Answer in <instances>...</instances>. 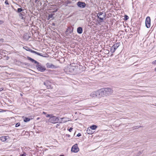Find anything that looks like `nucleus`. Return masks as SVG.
Segmentation results:
<instances>
[{
  "label": "nucleus",
  "instance_id": "33",
  "mask_svg": "<svg viewBox=\"0 0 156 156\" xmlns=\"http://www.w3.org/2000/svg\"><path fill=\"white\" fill-rule=\"evenodd\" d=\"M81 136V134L79 133H78L77 135V136H78V137H79V136Z\"/></svg>",
  "mask_w": 156,
  "mask_h": 156
},
{
  "label": "nucleus",
  "instance_id": "37",
  "mask_svg": "<svg viewBox=\"0 0 156 156\" xmlns=\"http://www.w3.org/2000/svg\"><path fill=\"white\" fill-rule=\"evenodd\" d=\"M3 23V21L2 20H0V24H1Z\"/></svg>",
  "mask_w": 156,
  "mask_h": 156
},
{
  "label": "nucleus",
  "instance_id": "26",
  "mask_svg": "<svg viewBox=\"0 0 156 156\" xmlns=\"http://www.w3.org/2000/svg\"><path fill=\"white\" fill-rule=\"evenodd\" d=\"M53 115L52 114H48L46 116L47 117H51Z\"/></svg>",
  "mask_w": 156,
  "mask_h": 156
},
{
  "label": "nucleus",
  "instance_id": "24",
  "mask_svg": "<svg viewBox=\"0 0 156 156\" xmlns=\"http://www.w3.org/2000/svg\"><path fill=\"white\" fill-rule=\"evenodd\" d=\"M23 9L21 8H19L17 9V12L18 13L20 12L23 11Z\"/></svg>",
  "mask_w": 156,
  "mask_h": 156
},
{
  "label": "nucleus",
  "instance_id": "50",
  "mask_svg": "<svg viewBox=\"0 0 156 156\" xmlns=\"http://www.w3.org/2000/svg\"><path fill=\"white\" fill-rule=\"evenodd\" d=\"M155 106H156V105H155Z\"/></svg>",
  "mask_w": 156,
  "mask_h": 156
},
{
  "label": "nucleus",
  "instance_id": "23",
  "mask_svg": "<svg viewBox=\"0 0 156 156\" xmlns=\"http://www.w3.org/2000/svg\"><path fill=\"white\" fill-rule=\"evenodd\" d=\"M141 127H142V126H136L133 127L132 128H133V129H138L139 128Z\"/></svg>",
  "mask_w": 156,
  "mask_h": 156
},
{
  "label": "nucleus",
  "instance_id": "27",
  "mask_svg": "<svg viewBox=\"0 0 156 156\" xmlns=\"http://www.w3.org/2000/svg\"><path fill=\"white\" fill-rule=\"evenodd\" d=\"M20 125V122H18L17 123L15 126L16 127H18Z\"/></svg>",
  "mask_w": 156,
  "mask_h": 156
},
{
  "label": "nucleus",
  "instance_id": "18",
  "mask_svg": "<svg viewBox=\"0 0 156 156\" xmlns=\"http://www.w3.org/2000/svg\"><path fill=\"white\" fill-rule=\"evenodd\" d=\"M0 139L2 141L4 142L7 140V136H3L1 137L0 138Z\"/></svg>",
  "mask_w": 156,
  "mask_h": 156
},
{
  "label": "nucleus",
  "instance_id": "35",
  "mask_svg": "<svg viewBox=\"0 0 156 156\" xmlns=\"http://www.w3.org/2000/svg\"><path fill=\"white\" fill-rule=\"evenodd\" d=\"M27 49H26V50L27 51H29L28 50H29V49H31L29 48L28 47H27Z\"/></svg>",
  "mask_w": 156,
  "mask_h": 156
},
{
  "label": "nucleus",
  "instance_id": "28",
  "mask_svg": "<svg viewBox=\"0 0 156 156\" xmlns=\"http://www.w3.org/2000/svg\"><path fill=\"white\" fill-rule=\"evenodd\" d=\"M5 4L6 5H9V4L8 2V1L7 0H6L5 2Z\"/></svg>",
  "mask_w": 156,
  "mask_h": 156
},
{
  "label": "nucleus",
  "instance_id": "19",
  "mask_svg": "<svg viewBox=\"0 0 156 156\" xmlns=\"http://www.w3.org/2000/svg\"><path fill=\"white\" fill-rule=\"evenodd\" d=\"M90 128L91 129L94 130L97 128V126L96 125H93L91 126Z\"/></svg>",
  "mask_w": 156,
  "mask_h": 156
},
{
  "label": "nucleus",
  "instance_id": "42",
  "mask_svg": "<svg viewBox=\"0 0 156 156\" xmlns=\"http://www.w3.org/2000/svg\"><path fill=\"white\" fill-rule=\"evenodd\" d=\"M38 0H35V1H34L35 3H37V1H38Z\"/></svg>",
  "mask_w": 156,
  "mask_h": 156
},
{
  "label": "nucleus",
  "instance_id": "6",
  "mask_svg": "<svg viewBox=\"0 0 156 156\" xmlns=\"http://www.w3.org/2000/svg\"><path fill=\"white\" fill-rule=\"evenodd\" d=\"M79 150V149L78 147V144H75L72 146L71 150L72 152L74 153L77 152Z\"/></svg>",
  "mask_w": 156,
  "mask_h": 156
},
{
  "label": "nucleus",
  "instance_id": "47",
  "mask_svg": "<svg viewBox=\"0 0 156 156\" xmlns=\"http://www.w3.org/2000/svg\"><path fill=\"white\" fill-rule=\"evenodd\" d=\"M24 64H25V65H26L27 64V63H24Z\"/></svg>",
  "mask_w": 156,
  "mask_h": 156
},
{
  "label": "nucleus",
  "instance_id": "43",
  "mask_svg": "<svg viewBox=\"0 0 156 156\" xmlns=\"http://www.w3.org/2000/svg\"><path fill=\"white\" fill-rule=\"evenodd\" d=\"M43 114H46V113L45 112H43Z\"/></svg>",
  "mask_w": 156,
  "mask_h": 156
},
{
  "label": "nucleus",
  "instance_id": "12",
  "mask_svg": "<svg viewBox=\"0 0 156 156\" xmlns=\"http://www.w3.org/2000/svg\"><path fill=\"white\" fill-rule=\"evenodd\" d=\"M47 67L50 68H55V66L52 64L48 63L46 64Z\"/></svg>",
  "mask_w": 156,
  "mask_h": 156
},
{
  "label": "nucleus",
  "instance_id": "1",
  "mask_svg": "<svg viewBox=\"0 0 156 156\" xmlns=\"http://www.w3.org/2000/svg\"><path fill=\"white\" fill-rule=\"evenodd\" d=\"M98 90L99 98L101 97L109 95L113 93L112 90L109 88H102Z\"/></svg>",
  "mask_w": 156,
  "mask_h": 156
},
{
  "label": "nucleus",
  "instance_id": "48",
  "mask_svg": "<svg viewBox=\"0 0 156 156\" xmlns=\"http://www.w3.org/2000/svg\"><path fill=\"white\" fill-rule=\"evenodd\" d=\"M20 95H21V96H22V94H20Z\"/></svg>",
  "mask_w": 156,
  "mask_h": 156
},
{
  "label": "nucleus",
  "instance_id": "10",
  "mask_svg": "<svg viewBox=\"0 0 156 156\" xmlns=\"http://www.w3.org/2000/svg\"><path fill=\"white\" fill-rule=\"evenodd\" d=\"M77 5L80 8H84L86 6V4L84 2L79 1L77 2Z\"/></svg>",
  "mask_w": 156,
  "mask_h": 156
},
{
  "label": "nucleus",
  "instance_id": "32",
  "mask_svg": "<svg viewBox=\"0 0 156 156\" xmlns=\"http://www.w3.org/2000/svg\"><path fill=\"white\" fill-rule=\"evenodd\" d=\"M73 128H72V127H71L70 129H68V130L70 132H71L72 131V130H73Z\"/></svg>",
  "mask_w": 156,
  "mask_h": 156
},
{
  "label": "nucleus",
  "instance_id": "13",
  "mask_svg": "<svg viewBox=\"0 0 156 156\" xmlns=\"http://www.w3.org/2000/svg\"><path fill=\"white\" fill-rule=\"evenodd\" d=\"M62 120L59 122L60 123H65L69 121L68 119L67 118H61Z\"/></svg>",
  "mask_w": 156,
  "mask_h": 156
},
{
  "label": "nucleus",
  "instance_id": "29",
  "mask_svg": "<svg viewBox=\"0 0 156 156\" xmlns=\"http://www.w3.org/2000/svg\"><path fill=\"white\" fill-rule=\"evenodd\" d=\"M23 36H24V38L25 39H26V40H28L29 39V36L28 37H25V36H26V35L24 34Z\"/></svg>",
  "mask_w": 156,
  "mask_h": 156
},
{
  "label": "nucleus",
  "instance_id": "5",
  "mask_svg": "<svg viewBox=\"0 0 156 156\" xmlns=\"http://www.w3.org/2000/svg\"><path fill=\"white\" fill-rule=\"evenodd\" d=\"M119 43H117L114 44L111 48L110 51L112 52V53L114 52L117 48L119 46Z\"/></svg>",
  "mask_w": 156,
  "mask_h": 156
},
{
  "label": "nucleus",
  "instance_id": "25",
  "mask_svg": "<svg viewBox=\"0 0 156 156\" xmlns=\"http://www.w3.org/2000/svg\"><path fill=\"white\" fill-rule=\"evenodd\" d=\"M129 18V17L127 15H125L124 20H128Z\"/></svg>",
  "mask_w": 156,
  "mask_h": 156
},
{
  "label": "nucleus",
  "instance_id": "9",
  "mask_svg": "<svg viewBox=\"0 0 156 156\" xmlns=\"http://www.w3.org/2000/svg\"><path fill=\"white\" fill-rule=\"evenodd\" d=\"M103 14V12H99L97 14V16L98 18L100 19L101 20L100 21V22H102L103 21V18H105L106 16V14L105 13L103 15V17H100V16L101 15H102V14Z\"/></svg>",
  "mask_w": 156,
  "mask_h": 156
},
{
  "label": "nucleus",
  "instance_id": "30",
  "mask_svg": "<svg viewBox=\"0 0 156 156\" xmlns=\"http://www.w3.org/2000/svg\"><path fill=\"white\" fill-rule=\"evenodd\" d=\"M66 137H70V135H69V134H66Z\"/></svg>",
  "mask_w": 156,
  "mask_h": 156
},
{
  "label": "nucleus",
  "instance_id": "15",
  "mask_svg": "<svg viewBox=\"0 0 156 156\" xmlns=\"http://www.w3.org/2000/svg\"><path fill=\"white\" fill-rule=\"evenodd\" d=\"M68 30L69 31V33L71 34L73 32V28L72 27H69L68 28Z\"/></svg>",
  "mask_w": 156,
  "mask_h": 156
},
{
  "label": "nucleus",
  "instance_id": "8",
  "mask_svg": "<svg viewBox=\"0 0 156 156\" xmlns=\"http://www.w3.org/2000/svg\"><path fill=\"white\" fill-rule=\"evenodd\" d=\"M98 90L94 91L91 93L90 94V96L92 98L96 97L99 98L98 93Z\"/></svg>",
  "mask_w": 156,
  "mask_h": 156
},
{
  "label": "nucleus",
  "instance_id": "21",
  "mask_svg": "<svg viewBox=\"0 0 156 156\" xmlns=\"http://www.w3.org/2000/svg\"><path fill=\"white\" fill-rule=\"evenodd\" d=\"M30 120V119L27 117H25L24 119V121L25 122H29Z\"/></svg>",
  "mask_w": 156,
  "mask_h": 156
},
{
  "label": "nucleus",
  "instance_id": "45",
  "mask_svg": "<svg viewBox=\"0 0 156 156\" xmlns=\"http://www.w3.org/2000/svg\"><path fill=\"white\" fill-rule=\"evenodd\" d=\"M59 156H64L63 155H61Z\"/></svg>",
  "mask_w": 156,
  "mask_h": 156
},
{
  "label": "nucleus",
  "instance_id": "3",
  "mask_svg": "<svg viewBox=\"0 0 156 156\" xmlns=\"http://www.w3.org/2000/svg\"><path fill=\"white\" fill-rule=\"evenodd\" d=\"M27 58L28 60L31 61L32 62L37 64L36 67L37 69L41 72H43L46 70V68L44 66H42L41 64L35 60L34 59L29 57H27Z\"/></svg>",
  "mask_w": 156,
  "mask_h": 156
},
{
  "label": "nucleus",
  "instance_id": "2",
  "mask_svg": "<svg viewBox=\"0 0 156 156\" xmlns=\"http://www.w3.org/2000/svg\"><path fill=\"white\" fill-rule=\"evenodd\" d=\"M75 64H72L66 69L67 72H69L74 74H77L80 72V69L78 66H74Z\"/></svg>",
  "mask_w": 156,
  "mask_h": 156
},
{
  "label": "nucleus",
  "instance_id": "22",
  "mask_svg": "<svg viewBox=\"0 0 156 156\" xmlns=\"http://www.w3.org/2000/svg\"><path fill=\"white\" fill-rule=\"evenodd\" d=\"M54 15V14H50L49 15L48 17V20H49L51 18L53 17V15Z\"/></svg>",
  "mask_w": 156,
  "mask_h": 156
},
{
  "label": "nucleus",
  "instance_id": "44",
  "mask_svg": "<svg viewBox=\"0 0 156 156\" xmlns=\"http://www.w3.org/2000/svg\"><path fill=\"white\" fill-rule=\"evenodd\" d=\"M154 71L156 72V67H155V68L154 69Z\"/></svg>",
  "mask_w": 156,
  "mask_h": 156
},
{
  "label": "nucleus",
  "instance_id": "40",
  "mask_svg": "<svg viewBox=\"0 0 156 156\" xmlns=\"http://www.w3.org/2000/svg\"><path fill=\"white\" fill-rule=\"evenodd\" d=\"M154 62V61L152 62V64H154V65H156V62H155V63H153Z\"/></svg>",
  "mask_w": 156,
  "mask_h": 156
},
{
  "label": "nucleus",
  "instance_id": "41",
  "mask_svg": "<svg viewBox=\"0 0 156 156\" xmlns=\"http://www.w3.org/2000/svg\"><path fill=\"white\" fill-rule=\"evenodd\" d=\"M69 33H66V36H69Z\"/></svg>",
  "mask_w": 156,
  "mask_h": 156
},
{
  "label": "nucleus",
  "instance_id": "34",
  "mask_svg": "<svg viewBox=\"0 0 156 156\" xmlns=\"http://www.w3.org/2000/svg\"><path fill=\"white\" fill-rule=\"evenodd\" d=\"M3 90V88L1 87L0 88V92L2 91Z\"/></svg>",
  "mask_w": 156,
  "mask_h": 156
},
{
  "label": "nucleus",
  "instance_id": "16",
  "mask_svg": "<svg viewBox=\"0 0 156 156\" xmlns=\"http://www.w3.org/2000/svg\"><path fill=\"white\" fill-rule=\"evenodd\" d=\"M44 84L46 86L47 88L49 89L51 88V86L49 84V83L48 81H46L44 83Z\"/></svg>",
  "mask_w": 156,
  "mask_h": 156
},
{
  "label": "nucleus",
  "instance_id": "36",
  "mask_svg": "<svg viewBox=\"0 0 156 156\" xmlns=\"http://www.w3.org/2000/svg\"><path fill=\"white\" fill-rule=\"evenodd\" d=\"M57 10H57V9H55V10L53 12H56L57 11Z\"/></svg>",
  "mask_w": 156,
  "mask_h": 156
},
{
  "label": "nucleus",
  "instance_id": "31",
  "mask_svg": "<svg viewBox=\"0 0 156 156\" xmlns=\"http://www.w3.org/2000/svg\"><path fill=\"white\" fill-rule=\"evenodd\" d=\"M20 156H26V154L24 153L23 154H20Z\"/></svg>",
  "mask_w": 156,
  "mask_h": 156
},
{
  "label": "nucleus",
  "instance_id": "46",
  "mask_svg": "<svg viewBox=\"0 0 156 156\" xmlns=\"http://www.w3.org/2000/svg\"><path fill=\"white\" fill-rule=\"evenodd\" d=\"M155 62H156V60H155L154 61V62H153V63H154Z\"/></svg>",
  "mask_w": 156,
  "mask_h": 156
},
{
  "label": "nucleus",
  "instance_id": "20",
  "mask_svg": "<svg viewBox=\"0 0 156 156\" xmlns=\"http://www.w3.org/2000/svg\"><path fill=\"white\" fill-rule=\"evenodd\" d=\"M90 129H91L89 128L87 129V133L88 134H91L92 133V131Z\"/></svg>",
  "mask_w": 156,
  "mask_h": 156
},
{
  "label": "nucleus",
  "instance_id": "14",
  "mask_svg": "<svg viewBox=\"0 0 156 156\" xmlns=\"http://www.w3.org/2000/svg\"><path fill=\"white\" fill-rule=\"evenodd\" d=\"M83 31V28L81 27H79L77 29V33L79 34H81Z\"/></svg>",
  "mask_w": 156,
  "mask_h": 156
},
{
  "label": "nucleus",
  "instance_id": "49",
  "mask_svg": "<svg viewBox=\"0 0 156 156\" xmlns=\"http://www.w3.org/2000/svg\"><path fill=\"white\" fill-rule=\"evenodd\" d=\"M39 119V118H37V119Z\"/></svg>",
  "mask_w": 156,
  "mask_h": 156
},
{
  "label": "nucleus",
  "instance_id": "38",
  "mask_svg": "<svg viewBox=\"0 0 156 156\" xmlns=\"http://www.w3.org/2000/svg\"><path fill=\"white\" fill-rule=\"evenodd\" d=\"M68 32H69V31L68 30V29L67 28L66 31H65V33H66Z\"/></svg>",
  "mask_w": 156,
  "mask_h": 156
},
{
  "label": "nucleus",
  "instance_id": "39",
  "mask_svg": "<svg viewBox=\"0 0 156 156\" xmlns=\"http://www.w3.org/2000/svg\"><path fill=\"white\" fill-rule=\"evenodd\" d=\"M60 125L58 124H57L56 126V127H57L58 126H59Z\"/></svg>",
  "mask_w": 156,
  "mask_h": 156
},
{
  "label": "nucleus",
  "instance_id": "17",
  "mask_svg": "<svg viewBox=\"0 0 156 156\" xmlns=\"http://www.w3.org/2000/svg\"><path fill=\"white\" fill-rule=\"evenodd\" d=\"M19 16L21 19L23 20H24L25 19V17H24V15L23 14L20 13L19 14Z\"/></svg>",
  "mask_w": 156,
  "mask_h": 156
},
{
  "label": "nucleus",
  "instance_id": "4",
  "mask_svg": "<svg viewBox=\"0 0 156 156\" xmlns=\"http://www.w3.org/2000/svg\"><path fill=\"white\" fill-rule=\"evenodd\" d=\"M59 117L53 116V115L49 119L48 122L53 124L58 123L59 121Z\"/></svg>",
  "mask_w": 156,
  "mask_h": 156
},
{
  "label": "nucleus",
  "instance_id": "7",
  "mask_svg": "<svg viewBox=\"0 0 156 156\" xmlns=\"http://www.w3.org/2000/svg\"><path fill=\"white\" fill-rule=\"evenodd\" d=\"M146 26L147 28H150L151 26V19L149 16L147 17L145 20Z\"/></svg>",
  "mask_w": 156,
  "mask_h": 156
},
{
  "label": "nucleus",
  "instance_id": "11",
  "mask_svg": "<svg viewBox=\"0 0 156 156\" xmlns=\"http://www.w3.org/2000/svg\"><path fill=\"white\" fill-rule=\"evenodd\" d=\"M29 51H30V52H31V53H34L38 55H39V56H41L42 57H46V56H44L43 55H41V53H39L35 51H34L32 49H29V50H28Z\"/></svg>",
  "mask_w": 156,
  "mask_h": 156
}]
</instances>
